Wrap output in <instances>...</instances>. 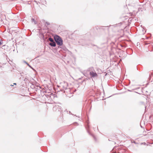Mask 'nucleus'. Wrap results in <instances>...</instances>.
<instances>
[{"mask_svg": "<svg viewBox=\"0 0 153 153\" xmlns=\"http://www.w3.org/2000/svg\"><path fill=\"white\" fill-rule=\"evenodd\" d=\"M68 86V83L66 82H63L60 83V87L62 90H64L66 89Z\"/></svg>", "mask_w": 153, "mask_h": 153, "instance_id": "obj_3", "label": "nucleus"}, {"mask_svg": "<svg viewBox=\"0 0 153 153\" xmlns=\"http://www.w3.org/2000/svg\"><path fill=\"white\" fill-rule=\"evenodd\" d=\"M144 144V145H145L146 144V143H141V144Z\"/></svg>", "mask_w": 153, "mask_h": 153, "instance_id": "obj_12", "label": "nucleus"}, {"mask_svg": "<svg viewBox=\"0 0 153 153\" xmlns=\"http://www.w3.org/2000/svg\"><path fill=\"white\" fill-rule=\"evenodd\" d=\"M14 85H16V83H14L13 84Z\"/></svg>", "mask_w": 153, "mask_h": 153, "instance_id": "obj_13", "label": "nucleus"}, {"mask_svg": "<svg viewBox=\"0 0 153 153\" xmlns=\"http://www.w3.org/2000/svg\"><path fill=\"white\" fill-rule=\"evenodd\" d=\"M49 45L52 47H55L56 45L55 42L53 41L49 43Z\"/></svg>", "mask_w": 153, "mask_h": 153, "instance_id": "obj_6", "label": "nucleus"}, {"mask_svg": "<svg viewBox=\"0 0 153 153\" xmlns=\"http://www.w3.org/2000/svg\"><path fill=\"white\" fill-rule=\"evenodd\" d=\"M53 109L54 111H56L57 110L59 111L61 110V107L58 105H56L53 107Z\"/></svg>", "mask_w": 153, "mask_h": 153, "instance_id": "obj_4", "label": "nucleus"}, {"mask_svg": "<svg viewBox=\"0 0 153 153\" xmlns=\"http://www.w3.org/2000/svg\"><path fill=\"white\" fill-rule=\"evenodd\" d=\"M32 22H34V23L35 24H36V21L33 18H32Z\"/></svg>", "mask_w": 153, "mask_h": 153, "instance_id": "obj_8", "label": "nucleus"}, {"mask_svg": "<svg viewBox=\"0 0 153 153\" xmlns=\"http://www.w3.org/2000/svg\"><path fill=\"white\" fill-rule=\"evenodd\" d=\"M1 44V42H0V45Z\"/></svg>", "mask_w": 153, "mask_h": 153, "instance_id": "obj_14", "label": "nucleus"}, {"mask_svg": "<svg viewBox=\"0 0 153 153\" xmlns=\"http://www.w3.org/2000/svg\"><path fill=\"white\" fill-rule=\"evenodd\" d=\"M142 30L143 32V33L142 34H144L146 32V30H145L143 29Z\"/></svg>", "mask_w": 153, "mask_h": 153, "instance_id": "obj_10", "label": "nucleus"}, {"mask_svg": "<svg viewBox=\"0 0 153 153\" xmlns=\"http://www.w3.org/2000/svg\"><path fill=\"white\" fill-rule=\"evenodd\" d=\"M88 71L89 72V74L91 78L97 77V74L96 72L93 67H90L88 69Z\"/></svg>", "mask_w": 153, "mask_h": 153, "instance_id": "obj_1", "label": "nucleus"}, {"mask_svg": "<svg viewBox=\"0 0 153 153\" xmlns=\"http://www.w3.org/2000/svg\"><path fill=\"white\" fill-rule=\"evenodd\" d=\"M48 40L49 41H50L51 42H52L54 41L53 39L51 37H49L48 38Z\"/></svg>", "mask_w": 153, "mask_h": 153, "instance_id": "obj_7", "label": "nucleus"}, {"mask_svg": "<svg viewBox=\"0 0 153 153\" xmlns=\"http://www.w3.org/2000/svg\"><path fill=\"white\" fill-rule=\"evenodd\" d=\"M53 109L54 111H56L57 110L59 111L61 110V107L58 105H56L53 107Z\"/></svg>", "mask_w": 153, "mask_h": 153, "instance_id": "obj_5", "label": "nucleus"}, {"mask_svg": "<svg viewBox=\"0 0 153 153\" xmlns=\"http://www.w3.org/2000/svg\"><path fill=\"white\" fill-rule=\"evenodd\" d=\"M25 63L30 68H31L32 69H33V68L32 67H31V66L30 65H29V64H28V63H27L26 62H25Z\"/></svg>", "mask_w": 153, "mask_h": 153, "instance_id": "obj_9", "label": "nucleus"}, {"mask_svg": "<svg viewBox=\"0 0 153 153\" xmlns=\"http://www.w3.org/2000/svg\"><path fill=\"white\" fill-rule=\"evenodd\" d=\"M46 23L47 24V25H50V23L48 22H46Z\"/></svg>", "mask_w": 153, "mask_h": 153, "instance_id": "obj_11", "label": "nucleus"}, {"mask_svg": "<svg viewBox=\"0 0 153 153\" xmlns=\"http://www.w3.org/2000/svg\"><path fill=\"white\" fill-rule=\"evenodd\" d=\"M54 40L57 44L59 46H61L63 44L62 38L58 35H56L54 37Z\"/></svg>", "mask_w": 153, "mask_h": 153, "instance_id": "obj_2", "label": "nucleus"}]
</instances>
